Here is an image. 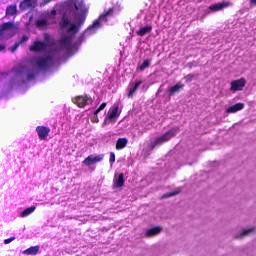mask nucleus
I'll return each instance as SVG.
<instances>
[{
  "label": "nucleus",
  "instance_id": "obj_1",
  "mask_svg": "<svg viewBox=\"0 0 256 256\" xmlns=\"http://www.w3.org/2000/svg\"><path fill=\"white\" fill-rule=\"evenodd\" d=\"M179 131H181V129L179 127H176L165 132L162 136L158 137L154 142L151 143V149H155L157 145H161L163 143H167V141H171L173 137H176Z\"/></svg>",
  "mask_w": 256,
  "mask_h": 256
},
{
  "label": "nucleus",
  "instance_id": "obj_2",
  "mask_svg": "<svg viewBox=\"0 0 256 256\" xmlns=\"http://www.w3.org/2000/svg\"><path fill=\"white\" fill-rule=\"evenodd\" d=\"M114 7L104 10V12L96 19L91 26L88 27V31H97L101 27V21H107V17L113 15Z\"/></svg>",
  "mask_w": 256,
  "mask_h": 256
},
{
  "label": "nucleus",
  "instance_id": "obj_3",
  "mask_svg": "<svg viewBox=\"0 0 256 256\" xmlns=\"http://www.w3.org/2000/svg\"><path fill=\"white\" fill-rule=\"evenodd\" d=\"M73 103H75L77 107H86V105H91V103H93V98L89 95H80L73 99Z\"/></svg>",
  "mask_w": 256,
  "mask_h": 256
},
{
  "label": "nucleus",
  "instance_id": "obj_4",
  "mask_svg": "<svg viewBox=\"0 0 256 256\" xmlns=\"http://www.w3.org/2000/svg\"><path fill=\"white\" fill-rule=\"evenodd\" d=\"M47 47H49V44L43 41H34L31 46H29V51H32L33 53H39L43 51H47Z\"/></svg>",
  "mask_w": 256,
  "mask_h": 256
},
{
  "label": "nucleus",
  "instance_id": "obj_5",
  "mask_svg": "<svg viewBox=\"0 0 256 256\" xmlns=\"http://www.w3.org/2000/svg\"><path fill=\"white\" fill-rule=\"evenodd\" d=\"M51 61H53V56L40 57L35 61V64L38 69L44 71L49 67V63H51Z\"/></svg>",
  "mask_w": 256,
  "mask_h": 256
},
{
  "label": "nucleus",
  "instance_id": "obj_6",
  "mask_svg": "<svg viewBox=\"0 0 256 256\" xmlns=\"http://www.w3.org/2000/svg\"><path fill=\"white\" fill-rule=\"evenodd\" d=\"M230 91H243L245 85H247V80L245 78H240L238 80H234L230 83Z\"/></svg>",
  "mask_w": 256,
  "mask_h": 256
},
{
  "label": "nucleus",
  "instance_id": "obj_7",
  "mask_svg": "<svg viewBox=\"0 0 256 256\" xmlns=\"http://www.w3.org/2000/svg\"><path fill=\"white\" fill-rule=\"evenodd\" d=\"M36 131L40 141H47V137H49V133H51V128L47 126H37Z\"/></svg>",
  "mask_w": 256,
  "mask_h": 256
},
{
  "label": "nucleus",
  "instance_id": "obj_8",
  "mask_svg": "<svg viewBox=\"0 0 256 256\" xmlns=\"http://www.w3.org/2000/svg\"><path fill=\"white\" fill-rule=\"evenodd\" d=\"M100 161H103V154L94 156L89 155L83 160V165H86L87 167H91V165H95V163H100Z\"/></svg>",
  "mask_w": 256,
  "mask_h": 256
},
{
  "label": "nucleus",
  "instance_id": "obj_9",
  "mask_svg": "<svg viewBox=\"0 0 256 256\" xmlns=\"http://www.w3.org/2000/svg\"><path fill=\"white\" fill-rule=\"evenodd\" d=\"M142 83L143 80H139L136 83H130V89L127 94L128 99H133V97H135V93H137V90L141 87Z\"/></svg>",
  "mask_w": 256,
  "mask_h": 256
},
{
  "label": "nucleus",
  "instance_id": "obj_10",
  "mask_svg": "<svg viewBox=\"0 0 256 256\" xmlns=\"http://www.w3.org/2000/svg\"><path fill=\"white\" fill-rule=\"evenodd\" d=\"M226 7H231V2H220L213 4L209 6V10L214 12L223 11V9H226Z\"/></svg>",
  "mask_w": 256,
  "mask_h": 256
},
{
  "label": "nucleus",
  "instance_id": "obj_11",
  "mask_svg": "<svg viewBox=\"0 0 256 256\" xmlns=\"http://www.w3.org/2000/svg\"><path fill=\"white\" fill-rule=\"evenodd\" d=\"M125 185V174L120 173L118 176L115 174L114 176V187L116 189H121Z\"/></svg>",
  "mask_w": 256,
  "mask_h": 256
},
{
  "label": "nucleus",
  "instance_id": "obj_12",
  "mask_svg": "<svg viewBox=\"0 0 256 256\" xmlns=\"http://www.w3.org/2000/svg\"><path fill=\"white\" fill-rule=\"evenodd\" d=\"M243 109H245V104L239 102L227 108L226 113H237V111H243Z\"/></svg>",
  "mask_w": 256,
  "mask_h": 256
},
{
  "label": "nucleus",
  "instance_id": "obj_13",
  "mask_svg": "<svg viewBox=\"0 0 256 256\" xmlns=\"http://www.w3.org/2000/svg\"><path fill=\"white\" fill-rule=\"evenodd\" d=\"M163 231V227L156 226L153 228H150L146 231L145 237H155V235H159Z\"/></svg>",
  "mask_w": 256,
  "mask_h": 256
},
{
  "label": "nucleus",
  "instance_id": "obj_14",
  "mask_svg": "<svg viewBox=\"0 0 256 256\" xmlns=\"http://www.w3.org/2000/svg\"><path fill=\"white\" fill-rule=\"evenodd\" d=\"M185 88V84L177 83L176 85L172 86L169 91L168 95L169 97H172V95H175V93H179L180 91H183Z\"/></svg>",
  "mask_w": 256,
  "mask_h": 256
},
{
  "label": "nucleus",
  "instance_id": "obj_15",
  "mask_svg": "<svg viewBox=\"0 0 256 256\" xmlns=\"http://www.w3.org/2000/svg\"><path fill=\"white\" fill-rule=\"evenodd\" d=\"M151 31H153V26L147 25V26L141 27L138 31H136V34L139 37H145V35L151 33Z\"/></svg>",
  "mask_w": 256,
  "mask_h": 256
},
{
  "label": "nucleus",
  "instance_id": "obj_16",
  "mask_svg": "<svg viewBox=\"0 0 256 256\" xmlns=\"http://www.w3.org/2000/svg\"><path fill=\"white\" fill-rule=\"evenodd\" d=\"M13 73L17 75V77H23L25 73H27V66L19 65L12 69Z\"/></svg>",
  "mask_w": 256,
  "mask_h": 256
},
{
  "label": "nucleus",
  "instance_id": "obj_17",
  "mask_svg": "<svg viewBox=\"0 0 256 256\" xmlns=\"http://www.w3.org/2000/svg\"><path fill=\"white\" fill-rule=\"evenodd\" d=\"M127 143H129V139H127V138H118V140L116 141L117 151H121V149H125V147H127Z\"/></svg>",
  "mask_w": 256,
  "mask_h": 256
},
{
  "label": "nucleus",
  "instance_id": "obj_18",
  "mask_svg": "<svg viewBox=\"0 0 256 256\" xmlns=\"http://www.w3.org/2000/svg\"><path fill=\"white\" fill-rule=\"evenodd\" d=\"M60 47L63 49H70L71 47V37L64 36L60 39Z\"/></svg>",
  "mask_w": 256,
  "mask_h": 256
},
{
  "label": "nucleus",
  "instance_id": "obj_19",
  "mask_svg": "<svg viewBox=\"0 0 256 256\" xmlns=\"http://www.w3.org/2000/svg\"><path fill=\"white\" fill-rule=\"evenodd\" d=\"M68 7H69L70 11H75V13H77V11H79V9H81L83 7V4L78 3L75 0V1H70L68 4Z\"/></svg>",
  "mask_w": 256,
  "mask_h": 256
},
{
  "label": "nucleus",
  "instance_id": "obj_20",
  "mask_svg": "<svg viewBox=\"0 0 256 256\" xmlns=\"http://www.w3.org/2000/svg\"><path fill=\"white\" fill-rule=\"evenodd\" d=\"M17 14V4L9 5L6 7V16L13 17Z\"/></svg>",
  "mask_w": 256,
  "mask_h": 256
},
{
  "label": "nucleus",
  "instance_id": "obj_21",
  "mask_svg": "<svg viewBox=\"0 0 256 256\" xmlns=\"http://www.w3.org/2000/svg\"><path fill=\"white\" fill-rule=\"evenodd\" d=\"M108 119H115V117H119V105L113 107L112 110H109L107 113Z\"/></svg>",
  "mask_w": 256,
  "mask_h": 256
},
{
  "label": "nucleus",
  "instance_id": "obj_22",
  "mask_svg": "<svg viewBox=\"0 0 256 256\" xmlns=\"http://www.w3.org/2000/svg\"><path fill=\"white\" fill-rule=\"evenodd\" d=\"M39 245L31 246L30 248L23 251L24 255H37L39 253Z\"/></svg>",
  "mask_w": 256,
  "mask_h": 256
},
{
  "label": "nucleus",
  "instance_id": "obj_23",
  "mask_svg": "<svg viewBox=\"0 0 256 256\" xmlns=\"http://www.w3.org/2000/svg\"><path fill=\"white\" fill-rule=\"evenodd\" d=\"M35 75H37V70H35V68L26 70V79H27V81L35 80Z\"/></svg>",
  "mask_w": 256,
  "mask_h": 256
},
{
  "label": "nucleus",
  "instance_id": "obj_24",
  "mask_svg": "<svg viewBox=\"0 0 256 256\" xmlns=\"http://www.w3.org/2000/svg\"><path fill=\"white\" fill-rule=\"evenodd\" d=\"M13 29V22H5L0 26V33Z\"/></svg>",
  "mask_w": 256,
  "mask_h": 256
},
{
  "label": "nucleus",
  "instance_id": "obj_25",
  "mask_svg": "<svg viewBox=\"0 0 256 256\" xmlns=\"http://www.w3.org/2000/svg\"><path fill=\"white\" fill-rule=\"evenodd\" d=\"M37 209L35 206H31L26 208L24 211L21 212L20 217H28V215H31Z\"/></svg>",
  "mask_w": 256,
  "mask_h": 256
},
{
  "label": "nucleus",
  "instance_id": "obj_26",
  "mask_svg": "<svg viewBox=\"0 0 256 256\" xmlns=\"http://www.w3.org/2000/svg\"><path fill=\"white\" fill-rule=\"evenodd\" d=\"M60 28L66 29V27H69V19H67L65 16L62 17V20L59 23Z\"/></svg>",
  "mask_w": 256,
  "mask_h": 256
},
{
  "label": "nucleus",
  "instance_id": "obj_27",
  "mask_svg": "<svg viewBox=\"0 0 256 256\" xmlns=\"http://www.w3.org/2000/svg\"><path fill=\"white\" fill-rule=\"evenodd\" d=\"M107 107V103H102L95 111H94V115L95 117H97V115H99V113H101V111H103V109H105Z\"/></svg>",
  "mask_w": 256,
  "mask_h": 256
},
{
  "label": "nucleus",
  "instance_id": "obj_28",
  "mask_svg": "<svg viewBox=\"0 0 256 256\" xmlns=\"http://www.w3.org/2000/svg\"><path fill=\"white\" fill-rule=\"evenodd\" d=\"M151 65V61L149 60H144L143 63L140 65L139 69L140 71H145Z\"/></svg>",
  "mask_w": 256,
  "mask_h": 256
},
{
  "label": "nucleus",
  "instance_id": "obj_29",
  "mask_svg": "<svg viewBox=\"0 0 256 256\" xmlns=\"http://www.w3.org/2000/svg\"><path fill=\"white\" fill-rule=\"evenodd\" d=\"M175 195H179V191L166 193L162 196V199H169V197H175Z\"/></svg>",
  "mask_w": 256,
  "mask_h": 256
},
{
  "label": "nucleus",
  "instance_id": "obj_30",
  "mask_svg": "<svg viewBox=\"0 0 256 256\" xmlns=\"http://www.w3.org/2000/svg\"><path fill=\"white\" fill-rule=\"evenodd\" d=\"M193 79H195V74H187L184 77L185 83H191V81H193Z\"/></svg>",
  "mask_w": 256,
  "mask_h": 256
},
{
  "label": "nucleus",
  "instance_id": "obj_31",
  "mask_svg": "<svg viewBox=\"0 0 256 256\" xmlns=\"http://www.w3.org/2000/svg\"><path fill=\"white\" fill-rule=\"evenodd\" d=\"M47 25V20L45 19H40L36 21V27H45Z\"/></svg>",
  "mask_w": 256,
  "mask_h": 256
},
{
  "label": "nucleus",
  "instance_id": "obj_32",
  "mask_svg": "<svg viewBox=\"0 0 256 256\" xmlns=\"http://www.w3.org/2000/svg\"><path fill=\"white\" fill-rule=\"evenodd\" d=\"M79 31V28L75 24H70V27L68 29V33H77Z\"/></svg>",
  "mask_w": 256,
  "mask_h": 256
},
{
  "label": "nucleus",
  "instance_id": "obj_33",
  "mask_svg": "<svg viewBox=\"0 0 256 256\" xmlns=\"http://www.w3.org/2000/svg\"><path fill=\"white\" fill-rule=\"evenodd\" d=\"M253 231V228L244 230L240 235H239V239H243V237H245V235H249V233H251Z\"/></svg>",
  "mask_w": 256,
  "mask_h": 256
},
{
  "label": "nucleus",
  "instance_id": "obj_34",
  "mask_svg": "<svg viewBox=\"0 0 256 256\" xmlns=\"http://www.w3.org/2000/svg\"><path fill=\"white\" fill-rule=\"evenodd\" d=\"M27 41H29V36L23 35L21 40L18 41V43H20V45H23V43H27Z\"/></svg>",
  "mask_w": 256,
  "mask_h": 256
},
{
  "label": "nucleus",
  "instance_id": "obj_35",
  "mask_svg": "<svg viewBox=\"0 0 256 256\" xmlns=\"http://www.w3.org/2000/svg\"><path fill=\"white\" fill-rule=\"evenodd\" d=\"M20 45H21V43L16 42V43L12 46V48H11L12 53L15 52V51H17V49H19Z\"/></svg>",
  "mask_w": 256,
  "mask_h": 256
},
{
  "label": "nucleus",
  "instance_id": "obj_36",
  "mask_svg": "<svg viewBox=\"0 0 256 256\" xmlns=\"http://www.w3.org/2000/svg\"><path fill=\"white\" fill-rule=\"evenodd\" d=\"M11 241H15V236L5 239L4 243H5V245H9V243H11Z\"/></svg>",
  "mask_w": 256,
  "mask_h": 256
},
{
  "label": "nucleus",
  "instance_id": "obj_37",
  "mask_svg": "<svg viewBox=\"0 0 256 256\" xmlns=\"http://www.w3.org/2000/svg\"><path fill=\"white\" fill-rule=\"evenodd\" d=\"M110 163L111 164L115 163V152L110 153Z\"/></svg>",
  "mask_w": 256,
  "mask_h": 256
},
{
  "label": "nucleus",
  "instance_id": "obj_38",
  "mask_svg": "<svg viewBox=\"0 0 256 256\" xmlns=\"http://www.w3.org/2000/svg\"><path fill=\"white\" fill-rule=\"evenodd\" d=\"M83 23H85V18L84 17L79 19L78 25L81 26V25H83Z\"/></svg>",
  "mask_w": 256,
  "mask_h": 256
},
{
  "label": "nucleus",
  "instance_id": "obj_39",
  "mask_svg": "<svg viewBox=\"0 0 256 256\" xmlns=\"http://www.w3.org/2000/svg\"><path fill=\"white\" fill-rule=\"evenodd\" d=\"M92 121H93V123H99V118L94 115Z\"/></svg>",
  "mask_w": 256,
  "mask_h": 256
},
{
  "label": "nucleus",
  "instance_id": "obj_40",
  "mask_svg": "<svg viewBox=\"0 0 256 256\" xmlns=\"http://www.w3.org/2000/svg\"><path fill=\"white\" fill-rule=\"evenodd\" d=\"M53 0H44V5H48V3H51Z\"/></svg>",
  "mask_w": 256,
  "mask_h": 256
},
{
  "label": "nucleus",
  "instance_id": "obj_41",
  "mask_svg": "<svg viewBox=\"0 0 256 256\" xmlns=\"http://www.w3.org/2000/svg\"><path fill=\"white\" fill-rule=\"evenodd\" d=\"M251 5H256V0H250Z\"/></svg>",
  "mask_w": 256,
  "mask_h": 256
},
{
  "label": "nucleus",
  "instance_id": "obj_42",
  "mask_svg": "<svg viewBox=\"0 0 256 256\" xmlns=\"http://www.w3.org/2000/svg\"><path fill=\"white\" fill-rule=\"evenodd\" d=\"M5 49V46L0 45V51H3Z\"/></svg>",
  "mask_w": 256,
  "mask_h": 256
},
{
  "label": "nucleus",
  "instance_id": "obj_43",
  "mask_svg": "<svg viewBox=\"0 0 256 256\" xmlns=\"http://www.w3.org/2000/svg\"><path fill=\"white\" fill-rule=\"evenodd\" d=\"M32 0H24L23 3H31Z\"/></svg>",
  "mask_w": 256,
  "mask_h": 256
},
{
  "label": "nucleus",
  "instance_id": "obj_44",
  "mask_svg": "<svg viewBox=\"0 0 256 256\" xmlns=\"http://www.w3.org/2000/svg\"><path fill=\"white\" fill-rule=\"evenodd\" d=\"M52 13H55V10H53Z\"/></svg>",
  "mask_w": 256,
  "mask_h": 256
}]
</instances>
